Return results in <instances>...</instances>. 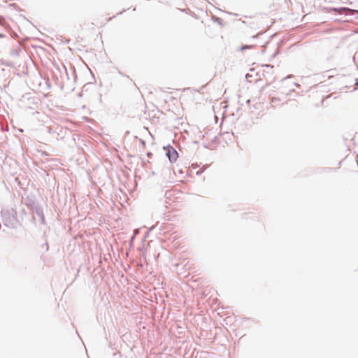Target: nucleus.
I'll return each mask as SVG.
<instances>
[{
    "mask_svg": "<svg viewBox=\"0 0 358 358\" xmlns=\"http://www.w3.org/2000/svg\"><path fill=\"white\" fill-rule=\"evenodd\" d=\"M166 155L171 162L176 161L178 157V153L173 148H168Z\"/></svg>",
    "mask_w": 358,
    "mask_h": 358,
    "instance_id": "nucleus-1",
    "label": "nucleus"
},
{
    "mask_svg": "<svg viewBox=\"0 0 358 358\" xmlns=\"http://www.w3.org/2000/svg\"><path fill=\"white\" fill-rule=\"evenodd\" d=\"M257 45H255V44H251V45H243L241 46L240 48H239V50L243 52L246 49H252L253 48H255Z\"/></svg>",
    "mask_w": 358,
    "mask_h": 358,
    "instance_id": "nucleus-2",
    "label": "nucleus"
},
{
    "mask_svg": "<svg viewBox=\"0 0 358 358\" xmlns=\"http://www.w3.org/2000/svg\"><path fill=\"white\" fill-rule=\"evenodd\" d=\"M273 66H270V65H264L262 66V69L260 70V71H262V73H264L266 69H270V70H273Z\"/></svg>",
    "mask_w": 358,
    "mask_h": 358,
    "instance_id": "nucleus-3",
    "label": "nucleus"
}]
</instances>
